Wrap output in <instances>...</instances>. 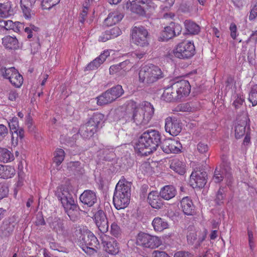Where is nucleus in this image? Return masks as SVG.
<instances>
[{"mask_svg": "<svg viewBox=\"0 0 257 257\" xmlns=\"http://www.w3.org/2000/svg\"><path fill=\"white\" fill-rule=\"evenodd\" d=\"M165 128L167 133L173 136L179 134L182 130L180 120L175 117L168 116L165 120Z\"/></svg>", "mask_w": 257, "mask_h": 257, "instance_id": "obj_13", "label": "nucleus"}, {"mask_svg": "<svg viewBox=\"0 0 257 257\" xmlns=\"http://www.w3.org/2000/svg\"><path fill=\"white\" fill-rule=\"evenodd\" d=\"M161 133L155 130L144 132L140 137L135 149L142 156H148L157 150L161 144Z\"/></svg>", "mask_w": 257, "mask_h": 257, "instance_id": "obj_1", "label": "nucleus"}, {"mask_svg": "<svg viewBox=\"0 0 257 257\" xmlns=\"http://www.w3.org/2000/svg\"><path fill=\"white\" fill-rule=\"evenodd\" d=\"M128 108L133 110L132 120L137 125L144 126L148 124L154 113L153 105L147 101L138 104L135 101L130 100Z\"/></svg>", "mask_w": 257, "mask_h": 257, "instance_id": "obj_2", "label": "nucleus"}, {"mask_svg": "<svg viewBox=\"0 0 257 257\" xmlns=\"http://www.w3.org/2000/svg\"><path fill=\"white\" fill-rule=\"evenodd\" d=\"M31 51L33 54L36 53L38 51L40 48V44L39 42V39L38 38H36L35 41L31 43Z\"/></svg>", "mask_w": 257, "mask_h": 257, "instance_id": "obj_57", "label": "nucleus"}, {"mask_svg": "<svg viewBox=\"0 0 257 257\" xmlns=\"http://www.w3.org/2000/svg\"><path fill=\"white\" fill-rule=\"evenodd\" d=\"M4 29L6 30H13L14 31L20 32L21 29H24V25L23 23L17 22L14 23L12 21H4Z\"/></svg>", "mask_w": 257, "mask_h": 257, "instance_id": "obj_33", "label": "nucleus"}, {"mask_svg": "<svg viewBox=\"0 0 257 257\" xmlns=\"http://www.w3.org/2000/svg\"><path fill=\"white\" fill-rule=\"evenodd\" d=\"M80 165L78 161L70 162L68 164V168L72 171L81 172Z\"/></svg>", "mask_w": 257, "mask_h": 257, "instance_id": "obj_53", "label": "nucleus"}, {"mask_svg": "<svg viewBox=\"0 0 257 257\" xmlns=\"http://www.w3.org/2000/svg\"><path fill=\"white\" fill-rule=\"evenodd\" d=\"M108 56H109V52L108 51H104L103 53L101 54L99 57L90 62L85 68L84 70H93L97 69L100 65L103 63Z\"/></svg>", "mask_w": 257, "mask_h": 257, "instance_id": "obj_23", "label": "nucleus"}, {"mask_svg": "<svg viewBox=\"0 0 257 257\" xmlns=\"http://www.w3.org/2000/svg\"><path fill=\"white\" fill-rule=\"evenodd\" d=\"M197 150L201 155H203L206 159H208L210 156L209 147L207 144L200 142L197 145Z\"/></svg>", "mask_w": 257, "mask_h": 257, "instance_id": "obj_41", "label": "nucleus"}, {"mask_svg": "<svg viewBox=\"0 0 257 257\" xmlns=\"http://www.w3.org/2000/svg\"><path fill=\"white\" fill-rule=\"evenodd\" d=\"M230 36L233 39H235L236 37V26L234 23H231L230 26Z\"/></svg>", "mask_w": 257, "mask_h": 257, "instance_id": "obj_61", "label": "nucleus"}, {"mask_svg": "<svg viewBox=\"0 0 257 257\" xmlns=\"http://www.w3.org/2000/svg\"><path fill=\"white\" fill-rule=\"evenodd\" d=\"M17 222L14 216L4 221L0 227V236L5 238L10 236L13 233Z\"/></svg>", "mask_w": 257, "mask_h": 257, "instance_id": "obj_16", "label": "nucleus"}, {"mask_svg": "<svg viewBox=\"0 0 257 257\" xmlns=\"http://www.w3.org/2000/svg\"><path fill=\"white\" fill-rule=\"evenodd\" d=\"M206 177L207 173L204 170H194L190 175V185L194 188H203L207 182Z\"/></svg>", "mask_w": 257, "mask_h": 257, "instance_id": "obj_12", "label": "nucleus"}, {"mask_svg": "<svg viewBox=\"0 0 257 257\" xmlns=\"http://www.w3.org/2000/svg\"><path fill=\"white\" fill-rule=\"evenodd\" d=\"M111 234L116 237H118L121 234V229L117 224L113 222L111 225Z\"/></svg>", "mask_w": 257, "mask_h": 257, "instance_id": "obj_48", "label": "nucleus"}, {"mask_svg": "<svg viewBox=\"0 0 257 257\" xmlns=\"http://www.w3.org/2000/svg\"><path fill=\"white\" fill-rule=\"evenodd\" d=\"M14 159L13 154L6 148H0V161L4 163L11 162Z\"/></svg>", "mask_w": 257, "mask_h": 257, "instance_id": "obj_37", "label": "nucleus"}, {"mask_svg": "<svg viewBox=\"0 0 257 257\" xmlns=\"http://www.w3.org/2000/svg\"><path fill=\"white\" fill-rule=\"evenodd\" d=\"M120 67L119 64L111 66L109 68V72L110 74H113L121 71Z\"/></svg>", "mask_w": 257, "mask_h": 257, "instance_id": "obj_62", "label": "nucleus"}, {"mask_svg": "<svg viewBox=\"0 0 257 257\" xmlns=\"http://www.w3.org/2000/svg\"><path fill=\"white\" fill-rule=\"evenodd\" d=\"M94 219L95 223H97L100 221L107 219V218L104 212L102 210H99L94 215Z\"/></svg>", "mask_w": 257, "mask_h": 257, "instance_id": "obj_51", "label": "nucleus"}, {"mask_svg": "<svg viewBox=\"0 0 257 257\" xmlns=\"http://www.w3.org/2000/svg\"><path fill=\"white\" fill-rule=\"evenodd\" d=\"M184 25L186 30L190 34H197L200 31V27L190 20H186Z\"/></svg>", "mask_w": 257, "mask_h": 257, "instance_id": "obj_38", "label": "nucleus"}, {"mask_svg": "<svg viewBox=\"0 0 257 257\" xmlns=\"http://www.w3.org/2000/svg\"><path fill=\"white\" fill-rule=\"evenodd\" d=\"M195 46L191 42H183L179 44L173 50L175 57L187 59L192 57L195 54Z\"/></svg>", "mask_w": 257, "mask_h": 257, "instance_id": "obj_9", "label": "nucleus"}, {"mask_svg": "<svg viewBox=\"0 0 257 257\" xmlns=\"http://www.w3.org/2000/svg\"><path fill=\"white\" fill-rule=\"evenodd\" d=\"M177 194V190L172 185H166L162 188L160 192V195L162 198L169 200L174 198Z\"/></svg>", "mask_w": 257, "mask_h": 257, "instance_id": "obj_27", "label": "nucleus"}, {"mask_svg": "<svg viewBox=\"0 0 257 257\" xmlns=\"http://www.w3.org/2000/svg\"><path fill=\"white\" fill-rule=\"evenodd\" d=\"M96 130L87 122L85 124L81 126L79 133L80 135L84 139H88L92 137Z\"/></svg>", "mask_w": 257, "mask_h": 257, "instance_id": "obj_31", "label": "nucleus"}, {"mask_svg": "<svg viewBox=\"0 0 257 257\" xmlns=\"http://www.w3.org/2000/svg\"><path fill=\"white\" fill-rule=\"evenodd\" d=\"M79 241V246L86 253L91 254L96 252L99 242L96 236L91 232L82 235Z\"/></svg>", "mask_w": 257, "mask_h": 257, "instance_id": "obj_7", "label": "nucleus"}, {"mask_svg": "<svg viewBox=\"0 0 257 257\" xmlns=\"http://www.w3.org/2000/svg\"><path fill=\"white\" fill-rule=\"evenodd\" d=\"M152 225L154 229L158 231H161L168 227L167 222L160 217L155 218L152 222Z\"/></svg>", "mask_w": 257, "mask_h": 257, "instance_id": "obj_36", "label": "nucleus"}, {"mask_svg": "<svg viewBox=\"0 0 257 257\" xmlns=\"http://www.w3.org/2000/svg\"><path fill=\"white\" fill-rule=\"evenodd\" d=\"M136 244L145 248H155L160 246L162 244V241L156 236L141 232L137 236Z\"/></svg>", "mask_w": 257, "mask_h": 257, "instance_id": "obj_8", "label": "nucleus"}, {"mask_svg": "<svg viewBox=\"0 0 257 257\" xmlns=\"http://www.w3.org/2000/svg\"><path fill=\"white\" fill-rule=\"evenodd\" d=\"M8 192V187L6 185L0 183V197L1 199L6 197Z\"/></svg>", "mask_w": 257, "mask_h": 257, "instance_id": "obj_58", "label": "nucleus"}, {"mask_svg": "<svg viewBox=\"0 0 257 257\" xmlns=\"http://www.w3.org/2000/svg\"><path fill=\"white\" fill-rule=\"evenodd\" d=\"M81 202L88 207H92L97 201V197L95 192L90 190H85L80 196Z\"/></svg>", "mask_w": 257, "mask_h": 257, "instance_id": "obj_19", "label": "nucleus"}, {"mask_svg": "<svg viewBox=\"0 0 257 257\" xmlns=\"http://www.w3.org/2000/svg\"><path fill=\"white\" fill-rule=\"evenodd\" d=\"M216 169H218L220 171V174L223 177H229L230 175L231 168L230 166V163L225 159L222 160V163L217 167Z\"/></svg>", "mask_w": 257, "mask_h": 257, "instance_id": "obj_34", "label": "nucleus"}, {"mask_svg": "<svg viewBox=\"0 0 257 257\" xmlns=\"http://www.w3.org/2000/svg\"><path fill=\"white\" fill-rule=\"evenodd\" d=\"M131 184L121 180L116 185L113 197V204L117 210L124 209L130 203Z\"/></svg>", "mask_w": 257, "mask_h": 257, "instance_id": "obj_4", "label": "nucleus"}, {"mask_svg": "<svg viewBox=\"0 0 257 257\" xmlns=\"http://www.w3.org/2000/svg\"><path fill=\"white\" fill-rule=\"evenodd\" d=\"M106 31L107 33H108V35L110 36L109 38H111V39H113L117 37L121 33V30L117 27H113V28L110 29L109 30H107Z\"/></svg>", "mask_w": 257, "mask_h": 257, "instance_id": "obj_49", "label": "nucleus"}, {"mask_svg": "<svg viewBox=\"0 0 257 257\" xmlns=\"http://www.w3.org/2000/svg\"><path fill=\"white\" fill-rule=\"evenodd\" d=\"M36 0H21V7L24 16L27 19H31L35 15V4Z\"/></svg>", "mask_w": 257, "mask_h": 257, "instance_id": "obj_17", "label": "nucleus"}, {"mask_svg": "<svg viewBox=\"0 0 257 257\" xmlns=\"http://www.w3.org/2000/svg\"><path fill=\"white\" fill-rule=\"evenodd\" d=\"M139 81L145 85H151L164 77L161 69L153 64H148L141 67L139 73Z\"/></svg>", "mask_w": 257, "mask_h": 257, "instance_id": "obj_5", "label": "nucleus"}, {"mask_svg": "<svg viewBox=\"0 0 257 257\" xmlns=\"http://www.w3.org/2000/svg\"><path fill=\"white\" fill-rule=\"evenodd\" d=\"M96 224L101 232L104 233L107 231L108 229L107 219L100 221L99 223H96Z\"/></svg>", "mask_w": 257, "mask_h": 257, "instance_id": "obj_50", "label": "nucleus"}, {"mask_svg": "<svg viewBox=\"0 0 257 257\" xmlns=\"http://www.w3.org/2000/svg\"><path fill=\"white\" fill-rule=\"evenodd\" d=\"M181 26L175 23H171L166 27L161 33V39L163 41H167L175 36H178L181 32Z\"/></svg>", "mask_w": 257, "mask_h": 257, "instance_id": "obj_15", "label": "nucleus"}, {"mask_svg": "<svg viewBox=\"0 0 257 257\" xmlns=\"http://www.w3.org/2000/svg\"><path fill=\"white\" fill-rule=\"evenodd\" d=\"M237 124L235 126V136L236 139H239L245 133V128L249 119L247 114L245 113L238 117Z\"/></svg>", "mask_w": 257, "mask_h": 257, "instance_id": "obj_18", "label": "nucleus"}, {"mask_svg": "<svg viewBox=\"0 0 257 257\" xmlns=\"http://www.w3.org/2000/svg\"><path fill=\"white\" fill-rule=\"evenodd\" d=\"M161 147L163 151L165 153L176 154L180 152L182 145L178 140L168 138L164 140L161 143Z\"/></svg>", "mask_w": 257, "mask_h": 257, "instance_id": "obj_14", "label": "nucleus"}, {"mask_svg": "<svg viewBox=\"0 0 257 257\" xmlns=\"http://www.w3.org/2000/svg\"><path fill=\"white\" fill-rule=\"evenodd\" d=\"M104 115L102 113L96 112L94 113L87 121L92 126L94 127L96 130L99 127L103 122Z\"/></svg>", "mask_w": 257, "mask_h": 257, "instance_id": "obj_32", "label": "nucleus"}, {"mask_svg": "<svg viewBox=\"0 0 257 257\" xmlns=\"http://www.w3.org/2000/svg\"><path fill=\"white\" fill-rule=\"evenodd\" d=\"M17 70L14 67L6 68L2 67L0 68V74L5 78L10 79L13 74Z\"/></svg>", "mask_w": 257, "mask_h": 257, "instance_id": "obj_44", "label": "nucleus"}, {"mask_svg": "<svg viewBox=\"0 0 257 257\" xmlns=\"http://www.w3.org/2000/svg\"><path fill=\"white\" fill-rule=\"evenodd\" d=\"M257 17V3L251 9L248 19L250 21L254 20Z\"/></svg>", "mask_w": 257, "mask_h": 257, "instance_id": "obj_59", "label": "nucleus"}, {"mask_svg": "<svg viewBox=\"0 0 257 257\" xmlns=\"http://www.w3.org/2000/svg\"><path fill=\"white\" fill-rule=\"evenodd\" d=\"M182 211L187 215H193L195 213V206L188 197H184L181 201Z\"/></svg>", "mask_w": 257, "mask_h": 257, "instance_id": "obj_25", "label": "nucleus"}, {"mask_svg": "<svg viewBox=\"0 0 257 257\" xmlns=\"http://www.w3.org/2000/svg\"><path fill=\"white\" fill-rule=\"evenodd\" d=\"M16 173L15 168L11 166L0 165V178L7 179L13 177Z\"/></svg>", "mask_w": 257, "mask_h": 257, "instance_id": "obj_29", "label": "nucleus"}, {"mask_svg": "<svg viewBox=\"0 0 257 257\" xmlns=\"http://www.w3.org/2000/svg\"><path fill=\"white\" fill-rule=\"evenodd\" d=\"M148 32L143 26H135L132 30L133 42L136 45L145 47L149 44L148 41Z\"/></svg>", "mask_w": 257, "mask_h": 257, "instance_id": "obj_10", "label": "nucleus"}, {"mask_svg": "<svg viewBox=\"0 0 257 257\" xmlns=\"http://www.w3.org/2000/svg\"><path fill=\"white\" fill-rule=\"evenodd\" d=\"M9 125L12 133H14L15 132H17V129L19 127L18 118L16 117H13L9 122Z\"/></svg>", "mask_w": 257, "mask_h": 257, "instance_id": "obj_52", "label": "nucleus"}, {"mask_svg": "<svg viewBox=\"0 0 257 257\" xmlns=\"http://www.w3.org/2000/svg\"><path fill=\"white\" fill-rule=\"evenodd\" d=\"M185 164L177 159L171 161L170 167L177 173L183 175L185 173Z\"/></svg>", "mask_w": 257, "mask_h": 257, "instance_id": "obj_30", "label": "nucleus"}, {"mask_svg": "<svg viewBox=\"0 0 257 257\" xmlns=\"http://www.w3.org/2000/svg\"><path fill=\"white\" fill-rule=\"evenodd\" d=\"M55 195L61 201L70 220L76 221L78 218L79 208L68 189L63 187H59L56 191Z\"/></svg>", "mask_w": 257, "mask_h": 257, "instance_id": "obj_3", "label": "nucleus"}, {"mask_svg": "<svg viewBox=\"0 0 257 257\" xmlns=\"http://www.w3.org/2000/svg\"><path fill=\"white\" fill-rule=\"evenodd\" d=\"M161 198L160 193L153 191L148 194V201L153 208L160 209L163 206V201Z\"/></svg>", "mask_w": 257, "mask_h": 257, "instance_id": "obj_21", "label": "nucleus"}, {"mask_svg": "<svg viewBox=\"0 0 257 257\" xmlns=\"http://www.w3.org/2000/svg\"><path fill=\"white\" fill-rule=\"evenodd\" d=\"M8 134V129L3 124H0V142L4 140Z\"/></svg>", "mask_w": 257, "mask_h": 257, "instance_id": "obj_56", "label": "nucleus"}, {"mask_svg": "<svg viewBox=\"0 0 257 257\" xmlns=\"http://www.w3.org/2000/svg\"><path fill=\"white\" fill-rule=\"evenodd\" d=\"M104 250L107 253L115 255L119 252V247L117 243L113 238L110 239L108 240L104 241L103 242Z\"/></svg>", "mask_w": 257, "mask_h": 257, "instance_id": "obj_26", "label": "nucleus"}, {"mask_svg": "<svg viewBox=\"0 0 257 257\" xmlns=\"http://www.w3.org/2000/svg\"><path fill=\"white\" fill-rule=\"evenodd\" d=\"M226 188L224 187H220L216 193L214 198L215 203L218 205H221L224 203L226 199Z\"/></svg>", "mask_w": 257, "mask_h": 257, "instance_id": "obj_39", "label": "nucleus"}, {"mask_svg": "<svg viewBox=\"0 0 257 257\" xmlns=\"http://www.w3.org/2000/svg\"><path fill=\"white\" fill-rule=\"evenodd\" d=\"M126 8L127 9H129L130 8V10L132 12L140 15L143 16L145 14L144 6H142L139 4H137V3L134 1L130 3L127 2L126 4Z\"/></svg>", "mask_w": 257, "mask_h": 257, "instance_id": "obj_35", "label": "nucleus"}, {"mask_svg": "<svg viewBox=\"0 0 257 257\" xmlns=\"http://www.w3.org/2000/svg\"><path fill=\"white\" fill-rule=\"evenodd\" d=\"M3 44L6 48L10 50H16L19 48L17 39L10 36H7L3 39Z\"/></svg>", "mask_w": 257, "mask_h": 257, "instance_id": "obj_28", "label": "nucleus"}, {"mask_svg": "<svg viewBox=\"0 0 257 257\" xmlns=\"http://www.w3.org/2000/svg\"><path fill=\"white\" fill-rule=\"evenodd\" d=\"M175 88L181 99L183 96H186L190 92L191 86L187 80H181L174 83Z\"/></svg>", "mask_w": 257, "mask_h": 257, "instance_id": "obj_20", "label": "nucleus"}, {"mask_svg": "<svg viewBox=\"0 0 257 257\" xmlns=\"http://www.w3.org/2000/svg\"><path fill=\"white\" fill-rule=\"evenodd\" d=\"M123 15L117 10L110 13L104 20V24L107 26H111L120 21Z\"/></svg>", "mask_w": 257, "mask_h": 257, "instance_id": "obj_24", "label": "nucleus"}, {"mask_svg": "<svg viewBox=\"0 0 257 257\" xmlns=\"http://www.w3.org/2000/svg\"><path fill=\"white\" fill-rule=\"evenodd\" d=\"M153 257H169L165 251L155 250L153 252Z\"/></svg>", "mask_w": 257, "mask_h": 257, "instance_id": "obj_64", "label": "nucleus"}, {"mask_svg": "<svg viewBox=\"0 0 257 257\" xmlns=\"http://www.w3.org/2000/svg\"><path fill=\"white\" fill-rule=\"evenodd\" d=\"M197 236L196 232L195 230H189L187 235L188 244H194L197 239Z\"/></svg>", "mask_w": 257, "mask_h": 257, "instance_id": "obj_47", "label": "nucleus"}, {"mask_svg": "<svg viewBox=\"0 0 257 257\" xmlns=\"http://www.w3.org/2000/svg\"><path fill=\"white\" fill-rule=\"evenodd\" d=\"M49 226L59 236L65 238L71 236L69 229L65 225V221L60 217H55L53 218L49 223Z\"/></svg>", "mask_w": 257, "mask_h": 257, "instance_id": "obj_11", "label": "nucleus"}, {"mask_svg": "<svg viewBox=\"0 0 257 257\" xmlns=\"http://www.w3.org/2000/svg\"><path fill=\"white\" fill-rule=\"evenodd\" d=\"M248 100L252 103V106H255L257 104V84L251 87Z\"/></svg>", "mask_w": 257, "mask_h": 257, "instance_id": "obj_45", "label": "nucleus"}, {"mask_svg": "<svg viewBox=\"0 0 257 257\" xmlns=\"http://www.w3.org/2000/svg\"><path fill=\"white\" fill-rule=\"evenodd\" d=\"M177 90L174 88V84L166 88L162 95V98L166 101H173L180 99Z\"/></svg>", "mask_w": 257, "mask_h": 257, "instance_id": "obj_22", "label": "nucleus"}, {"mask_svg": "<svg viewBox=\"0 0 257 257\" xmlns=\"http://www.w3.org/2000/svg\"><path fill=\"white\" fill-rule=\"evenodd\" d=\"M231 2L238 9L242 8L245 4V0H231Z\"/></svg>", "mask_w": 257, "mask_h": 257, "instance_id": "obj_63", "label": "nucleus"}, {"mask_svg": "<svg viewBox=\"0 0 257 257\" xmlns=\"http://www.w3.org/2000/svg\"><path fill=\"white\" fill-rule=\"evenodd\" d=\"M9 80L14 86L20 87L23 84V78L22 76L17 71L13 74Z\"/></svg>", "mask_w": 257, "mask_h": 257, "instance_id": "obj_40", "label": "nucleus"}, {"mask_svg": "<svg viewBox=\"0 0 257 257\" xmlns=\"http://www.w3.org/2000/svg\"><path fill=\"white\" fill-rule=\"evenodd\" d=\"M178 108L181 111L190 112L195 110L194 106L190 103L181 104L178 106Z\"/></svg>", "mask_w": 257, "mask_h": 257, "instance_id": "obj_46", "label": "nucleus"}, {"mask_svg": "<svg viewBox=\"0 0 257 257\" xmlns=\"http://www.w3.org/2000/svg\"><path fill=\"white\" fill-rule=\"evenodd\" d=\"M53 0H43L41 3V6L43 10H50L57 3H51Z\"/></svg>", "mask_w": 257, "mask_h": 257, "instance_id": "obj_54", "label": "nucleus"}, {"mask_svg": "<svg viewBox=\"0 0 257 257\" xmlns=\"http://www.w3.org/2000/svg\"><path fill=\"white\" fill-rule=\"evenodd\" d=\"M220 171L218 169H215L213 176V179L215 183H219L222 181L224 178L223 176L220 174Z\"/></svg>", "mask_w": 257, "mask_h": 257, "instance_id": "obj_60", "label": "nucleus"}, {"mask_svg": "<svg viewBox=\"0 0 257 257\" xmlns=\"http://www.w3.org/2000/svg\"><path fill=\"white\" fill-rule=\"evenodd\" d=\"M12 14V11L11 10L10 3L0 4V17H8Z\"/></svg>", "mask_w": 257, "mask_h": 257, "instance_id": "obj_42", "label": "nucleus"}, {"mask_svg": "<svg viewBox=\"0 0 257 257\" xmlns=\"http://www.w3.org/2000/svg\"><path fill=\"white\" fill-rule=\"evenodd\" d=\"M124 93L122 87L120 85H117L108 89L101 95L98 96L97 104L103 105L110 103L117 98L120 97Z\"/></svg>", "mask_w": 257, "mask_h": 257, "instance_id": "obj_6", "label": "nucleus"}, {"mask_svg": "<svg viewBox=\"0 0 257 257\" xmlns=\"http://www.w3.org/2000/svg\"><path fill=\"white\" fill-rule=\"evenodd\" d=\"M157 8V5L153 0H147L146 6H144V9H146L150 12L154 11Z\"/></svg>", "mask_w": 257, "mask_h": 257, "instance_id": "obj_55", "label": "nucleus"}, {"mask_svg": "<svg viewBox=\"0 0 257 257\" xmlns=\"http://www.w3.org/2000/svg\"><path fill=\"white\" fill-rule=\"evenodd\" d=\"M65 157V152L61 149H57L55 152V157L54 158V162L59 166L63 161Z\"/></svg>", "mask_w": 257, "mask_h": 257, "instance_id": "obj_43", "label": "nucleus"}]
</instances>
